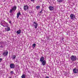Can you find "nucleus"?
Here are the masks:
<instances>
[{
    "label": "nucleus",
    "mask_w": 78,
    "mask_h": 78,
    "mask_svg": "<svg viewBox=\"0 0 78 78\" xmlns=\"http://www.w3.org/2000/svg\"><path fill=\"white\" fill-rule=\"evenodd\" d=\"M16 9H17V7L16 6H14L12 7V9L10 10V13H12V11H16Z\"/></svg>",
    "instance_id": "obj_1"
},
{
    "label": "nucleus",
    "mask_w": 78,
    "mask_h": 78,
    "mask_svg": "<svg viewBox=\"0 0 78 78\" xmlns=\"http://www.w3.org/2000/svg\"><path fill=\"white\" fill-rule=\"evenodd\" d=\"M71 60L72 61H75L76 60L77 58L75 56L72 55L71 57Z\"/></svg>",
    "instance_id": "obj_2"
},
{
    "label": "nucleus",
    "mask_w": 78,
    "mask_h": 78,
    "mask_svg": "<svg viewBox=\"0 0 78 78\" xmlns=\"http://www.w3.org/2000/svg\"><path fill=\"white\" fill-rule=\"evenodd\" d=\"M8 51H5L4 52H3L2 53V55L4 57H6L8 56Z\"/></svg>",
    "instance_id": "obj_3"
},
{
    "label": "nucleus",
    "mask_w": 78,
    "mask_h": 78,
    "mask_svg": "<svg viewBox=\"0 0 78 78\" xmlns=\"http://www.w3.org/2000/svg\"><path fill=\"white\" fill-rule=\"evenodd\" d=\"M70 19L71 20H73L75 19H76V18L75 17V15L72 14L70 15Z\"/></svg>",
    "instance_id": "obj_4"
},
{
    "label": "nucleus",
    "mask_w": 78,
    "mask_h": 78,
    "mask_svg": "<svg viewBox=\"0 0 78 78\" xmlns=\"http://www.w3.org/2000/svg\"><path fill=\"white\" fill-rule=\"evenodd\" d=\"M33 25L36 29L37 28V23L36 22H34L33 23Z\"/></svg>",
    "instance_id": "obj_5"
},
{
    "label": "nucleus",
    "mask_w": 78,
    "mask_h": 78,
    "mask_svg": "<svg viewBox=\"0 0 78 78\" xmlns=\"http://www.w3.org/2000/svg\"><path fill=\"white\" fill-rule=\"evenodd\" d=\"M73 72L74 73H78V70L76 68H74L73 70Z\"/></svg>",
    "instance_id": "obj_6"
},
{
    "label": "nucleus",
    "mask_w": 78,
    "mask_h": 78,
    "mask_svg": "<svg viewBox=\"0 0 78 78\" xmlns=\"http://www.w3.org/2000/svg\"><path fill=\"white\" fill-rule=\"evenodd\" d=\"M10 69H14L15 67V65L14 64L12 63L10 65Z\"/></svg>",
    "instance_id": "obj_7"
},
{
    "label": "nucleus",
    "mask_w": 78,
    "mask_h": 78,
    "mask_svg": "<svg viewBox=\"0 0 78 78\" xmlns=\"http://www.w3.org/2000/svg\"><path fill=\"white\" fill-rule=\"evenodd\" d=\"M49 9L50 11H53V10H54V7L52 6H50L49 7Z\"/></svg>",
    "instance_id": "obj_8"
},
{
    "label": "nucleus",
    "mask_w": 78,
    "mask_h": 78,
    "mask_svg": "<svg viewBox=\"0 0 78 78\" xmlns=\"http://www.w3.org/2000/svg\"><path fill=\"white\" fill-rule=\"evenodd\" d=\"M28 6L26 5L24 6V11H26L27 10V9H28Z\"/></svg>",
    "instance_id": "obj_9"
},
{
    "label": "nucleus",
    "mask_w": 78,
    "mask_h": 78,
    "mask_svg": "<svg viewBox=\"0 0 78 78\" xmlns=\"http://www.w3.org/2000/svg\"><path fill=\"white\" fill-rule=\"evenodd\" d=\"M44 57L43 56H42L41 58H40V61L41 62H42L44 60Z\"/></svg>",
    "instance_id": "obj_10"
},
{
    "label": "nucleus",
    "mask_w": 78,
    "mask_h": 78,
    "mask_svg": "<svg viewBox=\"0 0 78 78\" xmlns=\"http://www.w3.org/2000/svg\"><path fill=\"white\" fill-rule=\"evenodd\" d=\"M42 62V65L43 66H45L46 64V61L45 60H44L43 62Z\"/></svg>",
    "instance_id": "obj_11"
},
{
    "label": "nucleus",
    "mask_w": 78,
    "mask_h": 78,
    "mask_svg": "<svg viewBox=\"0 0 78 78\" xmlns=\"http://www.w3.org/2000/svg\"><path fill=\"white\" fill-rule=\"evenodd\" d=\"M16 33L18 34H20L21 33V30H19L16 31Z\"/></svg>",
    "instance_id": "obj_12"
},
{
    "label": "nucleus",
    "mask_w": 78,
    "mask_h": 78,
    "mask_svg": "<svg viewBox=\"0 0 78 78\" xmlns=\"http://www.w3.org/2000/svg\"><path fill=\"white\" fill-rule=\"evenodd\" d=\"M21 14L20 13V11H19L18 12L17 14V18H19V16Z\"/></svg>",
    "instance_id": "obj_13"
},
{
    "label": "nucleus",
    "mask_w": 78,
    "mask_h": 78,
    "mask_svg": "<svg viewBox=\"0 0 78 78\" xmlns=\"http://www.w3.org/2000/svg\"><path fill=\"white\" fill-rule=\"evenodd\" d=\"M4 47H5V46H4V42H2V45L0 46V47H1V48H3Z\"/></svg>",
    "instance_id": "obj_14"
},
{
    "label": "nucleus",
    "mask_w": 78,
    "mask_h": 78,
    "mask_svg": "<svg viewBox=\"0 0 78 78\" xmlns=\"http://www.w3.org/2000/svg\"><path fill=\"white\" fill-rule=\"evenodd\" d=\"M16 56L15 55H13L12 57V58L13 59H16Z\"/></svg>",
    "instance_id": "obj_15"
},
{
    "label": "nucleus",
    "mask_w": 78,
    "mask_h": 78,
    "mask_svg": "<svg viewBox=\"0 0 78 78\" xmlns=\"http://www.w3.org/2000/svg\"><path fill=\"white\" fill-rule=\"evenodd\" d=\"M43 11H44V9H43V8H41V11L39 12V13H41V14H42V13H43V12H42Z\"/></svg>",
    "instance_id": "obj_16"
},
{
    "label": "nucleus",
    "mask_w": 78,
    "mask_h": 78,
    "mask_svg": "<svg viewBox=\"0 0 78 78\" xmlns=\"http://www.w3.org/2000/svg\"><path fill=\"white\" fill-rule=\"evenodd\" d=\"M6 27L7 28V31H10V28L9 27L6 26Z\"/></svg>",
    "instance_id": "obj_17"
},
{
    "label": "nucleus",
    "mask_w": 78,
    "mask_h": 78,
    "mask_svg": "<svg viewBox=\"0 0 78 78\" xmlns=\"http://www.w3.org/2000/svg\"><path fill=\"white\" fill-rule=\"evenodd\" d=\"M36 44H34L33 45H32V48H34L35 47H36Z\"/></svg>",
    "instance_id": "obj_18"
},
{
    "label": "nucleus",
    "mask_w": 78,
    "mask_h": 78,
    "mask_svg": "<svg viewBox=\"0 0 78 78\" xmlns=\"http://www.w3.org/2000/svg\"><path fill=\"white\" fill-rule=\"evenodd\" d=\"M58 2L59 3H62V2L63 1V0H57Z\"/></svg>",
    "instance_id": "obj_19"
},
{
    "label": "nucleus",
    "mask_w": 78,
    "mask_h": 78,
    "mask_svg": "<svg viewBox=\"0 0 78 78\" xmlns=\"http://www.w3.org/2000/svg\"><path fill=\"white\" fill-rule=\"evenodd\" d=\"M22 78H25V74H23L21 76Z\"/></svg>",
    "instance_id": "obj_20"
},
{
    "label": "nucleus",
    "mask_w": 78,
    "mask_h": 78,
    "mask_svg": "<svg viewBox=\"0 0 78 78\" xmlns=\"http://www.w3.org/2000/svg\"><path fill=\"white\" fill-rule=\"evenodd\" d=\"M37 9H39V8H40V6L38 5L36 7Z\"/></svg>",
    "instance_id": "obj_21"
},
{
    "label": "nucleus",
    "mask_w": 78,
    "mask_h": 78,
    "mask_svg": "<svg viewBox=\"0 0 78 78\" xmlns=\"http://www.w3.org/2000/svg\"><path fill=\"white\" fill-rule=\"evenodd\" d=\"M10 73L11 75H13V74H14V72L13 71H12L10 72Z\"/></svg>",
    "instance_id": "obj_22"
},
{
    "label": "nucleus",
    "mask_w": 78,
    "mask_h": 78,
    "mask_svg": "<svg viewBox=\"0 0 78 78\" xmlns=\"http://www.w3.org/2000/svg\"><path fill=\"white\" fill-rule=\"evenodd\" d=\"M1 25H2V26H3V27H6L5 26L3 25V24H1Z\"/></svg>",
    "instance_id": "obj_23"
},
{
    "label": "nucleus",
    "mask_w": 78,
    "mask_h": 78,
    "mask_svg": "<svg viewBox=\"0 0 78 78\" xmlns=\"http://www.w3.org/2000/svg\"><path fill=\"white\" fill-rule=\"evenodd\" d=\"M2 59L1 58H0V62H1L2 61Z\"/></svg>",
    "instance_id": "obj_24"
},
{
    "label": "nucleus",
    "mask_w": 78,
    "mask_h": 78,
    "mask_svg": "<svg viewBox=\"0 0 78 78\" xmlns=\"http://www.w3.org/2000/svg\"><path fill=\"white\" fill-rule=\"evenodd\" d=\"M35 0H31V2H34Z\"/></svg>",
    "instance_id": "obj_25"
},
{
    "label": "nucleus",
    "mask_w": 78,
    "mask_h": 78,
    "mask_svg": "<svg viewBox=\"0 0 78 78\" xmlns=\"http://www.w3.org/2000/svg\"><path fill=\"white\" fill-rule=\"evenodd\" d=\"M46 78H49V77L48 76H46Z\"/></svg>",
    "instance_id": "obj_26"
},
{
    "label": "nucleus",
    "mask_w": 78,
    "mask_h": 78,
    "mask_svg": "<svg viewBox=\"0 0 78 78\" xmlns=\"http://www.w3.org/2000/svg\"><path fill=\"white\" fill-rule=\"evenodd\" d=\"M9 23H11V21H9Z\"/></svg>",
    "instance_id": "obj_27"
},
{
    "label": "nucleus",
    "mask_w": 78,
    "mask_h": 78,
    "mask_svg": "<svg viewBox=\"0 0 78 78\" xmlns=\"http://www.w3.org/2000/svg\"><path fill=\"white\" fill-rule=\"evenodd\" d=\"M42 5H43L42 6H44V4H43Z\"/></svg>",
    "instance_id": "obj_28"
},
{
    "label": "nucleus",
    "mask_w": 78,
    "mask_h": 78,
    "mask_svg": "<svg viewBox=\"0 0 78 78\" xmlns=\"http://www.w3.org/2000/svg\"><path fill=\"white\" fill-rule=\"evenodd\" d=\"M62 41H63V39H62Z\"/></svg>",
    "instance_id": "obj_29"
}]
</instances>
